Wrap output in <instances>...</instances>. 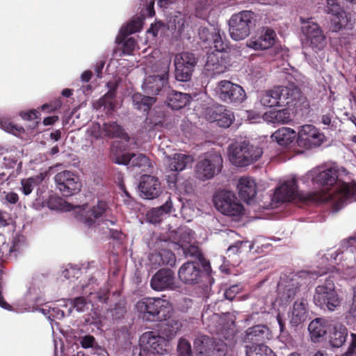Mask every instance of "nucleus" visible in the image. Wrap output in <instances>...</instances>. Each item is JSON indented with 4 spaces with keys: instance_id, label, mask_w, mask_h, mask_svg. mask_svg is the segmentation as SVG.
<instances>
[{
    "instance_id": "2f4dec72",
    "label": "nucleus",
    "mask_w": 356,
    "mask_h": 356,
    "mask_svg": "<svg viewBox=\"0 0 356 356\" xmlns=\"http://www.w3.org/2000/svg\"><path fill=\"white\" fill-rule=\"evenodd\" d=\"M332 321L324 318H316L310 322L308 326L311 340L316 343L318 342L328 329H331Z\"/></svg>"
},
{
    "instance_id": "cd10ccee",
    "label": "nucleus",
    "mask_w": 356,
    "mask_h": 356,
    "mask_svg": "<svg viewBox=\"0 0 356 356\" xmlns=\"http://www.w3.org/2000/svg\"><path fill=\"white\" fill-rule=\"evenodd\" d=\"M150 285L155 291L172 289L175 285L174 273L170 269H161L151 279Z\"/></svg>"
},
{
    "instance_id": "f3484780",
    "label": "nucleus",
    "mask_w": 356,
    "mask_h": 356,
    "mask_svg": "<svg viewBox=\"0 0 356 356\" xmlns=\"http://www.w3.org/2000/svg\"><path fill=\"white\" fill-rule=\"evenodd\" d=\"M214 92L220 100L227 103L240 104L246 98L245 92L241 86L227 80L218 82Z\"/></svg>"
},
{
    "instance_id": "0e129e2a",
    "label": "nucleus",
    "mask_w": 356,
    "mask_h": 356,
    "mask_svg": "<svg viewBox=\"0 0 356 356\" xmlns=\"http://www.w3.org/2000/svg\"><path fill=\"white\" fill-rule=\"evenodd\" d=\"M351 341L346 353L341 356H353L356 350V334H351Z\"/></svg>"
},
{
    "instance_id": "8fccbe9b",
    "label": "nucleus",
    "mask_w": 356,
    "mask_h": 356,
    "mask_svg": "<svg viewBox=\"0 0 356 356\" xmlns=\"http://www.w3.org/2000/svg\"><path fill=\"white\" fill-rule=\"evenodd\" d=\"M253 248V244L248 241H238L227 248L228 257L232 254H239L243 251H250Z\"/></svg>"
},
{
    "instance_id": "72a5a7b5",
    "label": "nucleus",
    "mask_w": 356,
    "mask_h": 356,
    "mask_svg": "<svg viewBox=\"0 0 356 356\" xmlns=\"http://www.w3.org/2000/svg\"><path fill=\"white\" fill-rule=\"evenodd\" d=\"M211 115L209 120L216 122L219 127L228 128L234 120V115L232 111L227 110L223 106H220L210 111Z\"/></svg>"
},
{
    "instance_id": "7c9ffc66",
    "label": "nucleus",
    "mask_w": 356,
    "mask_h": 356,
    "mask_svg": "<svg viewBox=\"0 0 356 356\" xmlns=\"http://www.w3.org/2000/svg\"><path fill=\"white\" fill-rule=\"evenodd\" d=\"M270 338V332L269 329L264 325H257L249 327L245 330L242 336V340L244 343H256L264 342Z\"/></svg>"
},
{
    "instance_id": "dca6fc26",
    "label": "nucleus",
    "mask_w": 356,
    "mask_h": 356,
    "mask_svg": "<svg viewBox=\"0 0 356 356\" xmlns=\"http://www.w3.org/2000/svg\"><path fill=\"white\" fill-rule=\"evenodd\" d=\"M141 348L154 356H171L168 341L154 332H146L140 337Z\"/></svg>"
},
{
    "instance_id": "bf43d9fd",
    "label": "nucleus",
    "mask_w": 356,
    "mask_h": 356,
    "mask_svg": "<svg viewBox=\"0 0 356 356\" xmlns=\"http://www.w3.org/2000/svg\"><path fill=\"white\" fill-rule=\"evenodd\" d=\"M241 289L242 288L239 284L232 285L225 290L224 296L226 299L232 300L241 292Z\"/></svg>"
},
{
    "instance_id": "6e6552de",
    "label": "nucleus",
    "mask_w": 356,
    "mask_h": 356,
    "mask_svg": "<svg viewBox=\"0 0 356 356\" xmlns=\"http://www.w3.org/2000/svg\"><path fill=\"white\" fill-rule=\"evenodd\" d=\"M140 316L145 321H163L170 318L172 306L169 300L161 298H145L136 305Z\"/></svg>"
},
{
    "instance_id": "4c0bfd02",
    "label": "nucleus",
    "mask_w": 356,
    "mask_h": 356,
    "mask_svg": "<svg viewBox=\"0 0 356 356\" xmlns=\"http://www.w3.org/2000/svg\"><path fill=\"white\" fill-rule=\"evenodd\" d=\"M173 210L171 198L168 197L165 204L156 208L149 210L146 215L147 220L152 224L159 222L164 214L170 213Z\"/></svg>"
},
{
    "instance_id": "9d476101",
    "label": "nucleus",
    "mask_w": 356,
    "mask_h": 356,
    "mask_svg": "<svg viewBox=\"0 0 356 356\" xmlns=\"http://www.w3.org/2000/svg\"><path fill=\"white\" fill-rule=\"evenodd\" d=\"M78 208L79 209L78 218L86 227L88 228L93 227L95 232L103 231L105 234H107L108 231L111 234L113 232L109 226L114 225L115 220H102L99 219L107 208V204L105 202L99 201L97 204L93 207L90 210H87L85 206L81 208L78 207Z\"/></svg>"
},
{
    "instance_id": "4468645a",
    "label": "nucleus",
    "mask_w": 356,
    "mask_h": 356,
    "mask_svg": "<svg viewBox=\"0 0 356 356\" xmlns=\"http://www.w3.org/2000/svg\"><path fill=\"white\" fill-rule=\"evenodd\" d=\"M213 202L217 210L224 215L240 216L243 214V206L232 191H219L214 195Z\"/></svg>"
},
{
    "instance_id": "79ce46f5",
    "label": "nucleus",
    "mask_w": 356,
    "mask_h": 356,
    "mask_svg": "<svg viewBox=\"0 0 356 356\" xmlns=\"http://www.w3.org/2000/svg\"><path fill=\"white\" fill-rule=\"evenodd\" d=\"M260 104L266 108L274 106H280L279 95L277 91V87L272 90L261 91L258 96Z\"/></svg>"
},
{
    "instance_id": "c03bdc74",
    "label": "nucleus",
    "mask_w": 356,
    "mask_h": 356,
    "mask_svg": "<svg viewBox=\"0 0 356 356\" xmlns=\"http://www.w3.org/2000/svg\"><path fill=\"white\" fill-rule=\"evenodd\" d=\"M132 102L136 109L145 113L156 102V98L144 96L139 92H136L132 95Z\"/></svg>"
},
{
    "instance_id": "393cba45",
    "label": "nucleus",
    "mask_w": 356,
    "mask_h": 356,
    "mask_svg": "<svg viewBox=\"0 0 356 356\" xmlns=\"http://www.w3.org/2000/svg\"><path fill=\"white\" fill-rule=\"evenodd\" d=\"M277 91L279 95L280 106L287 105L295 107L302 98L300 90L293 83L286 86H277Z\"/></svg>"
},
{
    "instance_id": "58836bf2",
    "label": "nucleus",
    "mask_w": 356,
    "mask_h": 356,
    "mask_svg": "<svg viewBox=\"0 0 356 356\" xmlns=\"http://www.w3.org/2000/svg\"><path fill=\"white\" fill-rule=\"evenodd\" d=\"M296 136V132L293 129L282 127L275 131L271 137L279 145L287 147L294 142Z\"/></svg>"
},
{
    "instance_id": "e433bc0d",
    "label": "nucleus",
    "mask_w": 356,
    "mask_h": 356,
    "mask_svg": "<svg viewBox=\"0 0 356 356\" xmlns=\"http://www.w3.org/2000/svg\"><path fill=\"white\" fill-rule=\"evenodd\" d=\"M330 334L329 343L333 348H340L348 336L347 328L341 324H333Z\"/></svg>"
},
{
    "instance_id": "f03ea898",
    "label": "nucleus",
    "mask_w": 356,
    "mask_h": 356,
    "mask_svg": "<svg viewBox=\"0 0 356 356\" xmlns=\"http://www.w3.org/2000/svg\"><path fill=\"white\" fill-rule=\"evenodd\" d=\"M349 243L350 247L342 252H336L334 257L330 254L329 267L321 266L318 271L302 270L297 273H291L282 275L277 284L276 300H274L273 295H267L265 304L274 307L275 302L278 300L282 304L286 303L294 298L301 286L309 284L312 280L328 271L336 270L338 272L341 271L347 277L352 276L356 269V250L353 247L356 243V236L350 238Z\"/></svg>"
},
{
    "instance_id": "f8f14e48",
    "label": "nucleus",
    "mask_w": 356,
    "mask_h": 356,
    "mask_svg": "<svg viewBox=\"0 0 356 356\" xmlns=\"http://www.w3.org/2000/svg\"><path fill=\"white\" fill-rule=\"evenodd\" d=\"M314 304L323 309L334 311L340 304L332 280L329 277L325 282L316 288L314 296Z\"/></svg>"
},
{
    "instance_id": "09e8293b",
    "label": "nucleus",
    "mask_w": 356,
    "mask_h": 356,
    "mask_svg": "<svg viewBox=\"0 0 356 356\" xmlns=\"http://www.w3.org/2000/svg\"><path fill=\"white\" fill-rule=\"evenodd\" d=\"M209 42L213 44L216 52L222 53L227 47L226 42L222 40L220 30L218 27H213V35H211Z\"/></svg>"
},
{
    "instance_id": "412c9836",
    "label": "nucleus",
    "mask_w": 356,
    "mask_h": 356,
    "mask_svg": "<svg viewBox=\"0 0 356 356\" xmlns=\"http://www.w3.org/2000/svg\"><path fill=\"white\" fill-rule=\"evenodd\" d=\"M57 188L65 196H70L80 191L81 183L77 175L70 170L58 172L54 177Z\"/></svg>"
},
{
    "instance_id": "6ab92c4d",
    "label": "nucleus",
    "mask_w": 356,
    "mask_h": 356,
    "mask_svg": "<svg viewBox=\"0 0 356 356\" xmlns=\"http://www.w3.org/2000/svg\"><path fill=\"white\" fill-rule=\"evenodd\" d=\"M326 12L332 16V31H338L343 27L351 29L355 22L350 13L343 10L337 0H326Z\"/></svg>"
},
{
    "instance_id": "a211bd4d",
    "label": "nucleus",
    "mask_w": 356,
    "mask_h": 356,
    "mask_svg": "<svg viewBox=\"0 0 356 356\" xmlns=\"http://www.w3.org/2000/svg\"><path fill=\"white\" fill-rule=\"evenodd\" d=\"M193 162V157L191 155L178 153L168 156L165 161L166 179L169 185L175 186L177 179V172L183 171L187 166L191 165Z\"/></svg>"
},
{
    "instance_id": "774afa93",
    "label": "nucleus",
    "mask_w": 356,
    "mask_h": 356,
    "mask_svg": "<svg viewBox=\"0 0 356 356\" xmlns=\"http://www.w3.org/2000/svg\"><path fill=\"white\" fill-rule=\"evenodd\" d=\"M79 273V270L77 268H75L72 266H70L68 268H66L65 270L63 271L62 274L63 276L67 279L69 280L72 277H74L76 275H77Z\"/></svg>"
},
{
    "instance_id": "39448f33",
    "label": "nucleus",
    "mask_w": 356,
    "mask_h": 356,
    "mask_svg": "<svg viewBox=\"0 0 356 356\" xmlns=\"http://www.w3.org/2000/svg\"><path fill=\"white\" fill-rule=\"evenodd\" d=\"M26 300L29 302V305L25 307L23 311L38 310L50 320L51 318L61 319L66 314L70 315L72 312V302L65 299L57 300L54 307L46 305L44 308H35L33 305L41 304L44 300L42 290L35 285L29 287L26 294Z\"/></svg>"
},
{
    "instance_id": "680f3d73",
    "label": "nucleus",
    "mask_w": 356,
    "mask_h": 356,
    "mask_svg": "<svg viewBox=\"0 0 356 356\" xmlns=\"http://www.w3.org/2000/svg\"><path fill=\"white\" fill-rule=\"evenodd\" d=\"M213 35V27L210 29L205 27H201L199 29V35L200 39L204 42H209Z\"/></svg>"
},
{
    "instance_id": "13d9d810",
    "label": "nucleus",
    "mask_w": 356,
    "mask_h": 356,
    "mask_svg": "<svg viewBox=\"0 0 356 356\" xmlns=\"http://www.w3.org/2000/svg\"><path fill=\"white\" fill-rule=\"evenodd\" d=\"M165 29V24L161 22H156L152 24L150 28L147 30V33L149 35H152L154 38L159 34H162Z\"/></svg>"
},
{
    "instance_id": "bb28decb",
    "label": "nucleus",
    "mask_w": 356,
    "mask_h": 356,
    "mask_svg": "<svg viewBox=\"0 0 356 356\" xmlns=\"http://www.w3.org/2000/svg\"><path fill=\"white\" fill-rule=\"evenodd\" d=\"M276 39V33L272 29L266 27L261 31L258 38L250 40L247 45L254 50L267 49L274 45Z\"/></svg>"
},
{
    "instance_id": "603ef678",
    "label": "nucleus",
    "mask_w": 356,
    "mask_h": 356,
    "mask_svg": "<svg viewBox=\"0 0 356 356\" xmlns=\"http://www.w3.org/2000/svg\"><path fill=\"white\" fill-rule=\"evenodd\" d=\"M42 180V175L40 176H36L22 179L21 181L22 193L25 195H29L31 193L34 187L37 186Z\"/></svg>"
},
{
    "instance_id": "aec40b11",
    "label": "nucleus",
    "mask_w": 356,
    "mask_h": 356,
    "mask_svg": "<svg viewBox=\"0 0 356 356\" xmlns=\"http://www.w3.org/2000/svg\"><path fill=\"white\" fill-rule=\"evenodd\" d=\"M175 78L179 81H188L197 64L195 55L189 52L177 54L175 57Z\"/></svg>"
},
{
    "instance_id": "c85d7f7f",
    "label": "nucleus",
    "mask_w": 356,
    "mask_h": 356,
    "mask_svg": "<svg viewBox=\"0 0 356 356\" xmlns=\"http://www.w3.org/2000/svg\"><path fill=\"white\" fill-rule=\"evenodd\" d=\"M208 76H214L222 74L227 70V63L220 52H211L208 54L205 65Z\"/></svg>"
},
{
    "instance_id": "a19ab883",
    "label": "nucleus",
    "mask_w": 356,
    "mask_h": 356,
    "mask_svg": "<svg viewBox=\"0 0 356 356\" xmlns=\"http://www.w3.org/2000/svg\"><path fill=\"white\" fill-rule=\"evenodd\" d=\"M191 100V96L187 93H183L172 90L167 97V105L173 110H179L186 106Z\"/></svg>"
},
{
    "instance_id": "423d86ee",
    "label": "nucleus",
    "mask_w": 356,
    "mask_h": 356,
    "mask_svg": "<svg viewBox=\"0 0 356 356\" xmlns=\"http://www.w3.org/2000/svg\"><path fill=\"white\" fill-rule=\"evenodd\" d=\"M301 30L303 35L302 45L305 49V56L309 63L316 67L317 64L309 55V50L314 53H318L324 49L327 45L326 37L320 26L312 19L300 18Z\"/></svg>"
},
{
    "instance_id": "c756f323",
    "label": "nucleus",
    "mask_w": 356,
    "mask_h": 356,
    "mask_svg": "<svg viewBox=\"0 0 356 356\" xmlns=\"http://www.w3.org/2000/svg\"><path fill=\"white\" fill-rule=\"evenodd\" d=\"M177 234L180 238L177 243L184 250L185 255L199 257L200 252L198 248L191 245L194 238L193 231L189 228L183 227L179 229Z\"/></svg>"
},
{
    "instance_id": "3c124183",
    "label": "nucleus",
    "mask_w": 356,
    "mask_h": 356,
    "mask_svg": "<svg viewBox=\"0 0 356 356\" xmlns=\"http://www.w3.org/2000/svg\"><path fill=\"white\" fill-rule=\"evenodd\" d=\"M93 106L95 108L104 107V108L106 109L108 111L114 110L115 105L113 99V94L112 92H108L103 97L94 103Z\"/></svg>"
},
{
    "instance_id": "0eeeda50",
    "label": "nucleus",
    "mask_w": 356,
    "mask_h": 356,
    "mask_svg": "<svg viewBox=\"0 0 356 356\" xmlns=\"http://www.w3.org/2000/svg\"><path fill=\"white\" fill-rule=\"evenodd\" d=\"M91 282L87 285H83L82 289L84 294H88L87 297L81 296L75 298L72 302V306L79 312H84L90 308L92 314H90L91 320L87 318L88 323L97 324L101 321V314L99 311L98 303H105L107 296L106 293L101 294L96 292L95 284L93 279Z\"/></svg>"
},
{
    "instance_id": "1a4fd4ad",
    "label": "nucleus",
    "mask_w": 356,
    "mask_h": 356,
    "mask_svg": "<svg viewBox=\"0 0 356 356\" xmlns=\"http://www.w3.org/2000/svg\"><path fill=\"white\" fill-rule=\"evenodd\" d=\"M229 314L225 313L220 316L213 312L209 307L202 314L203 324L212 334L222 335L226 340L232 339L235 334L234 321L229 318Z\"/></svg>"
},
{
    "instance_id": "69168bd1",
    "label": "nucleus",
    "mask_w": 356,
    "mask_h": 356,
    "mask_svg": "<svg viewBox=\"0 0 356 356\" xmlns=\"http://www.w3.org/2000/svg\"><path fill=\"white\" fill-rule=\"evenodd\" d=\"M40 113L38 110L33 109L29 111H22L20 113V116L27 120H32L35 119H38L39 117Z\"/></svg>"
},
{
    "instance_id": "c9c22d12",
    "label": "nucleus",
    "mask_w": 356,
    "mask_h": 356,
    "mask_svg": "<svg viewBox=\"0 0 356 356\" xmlns=\"http://www.w3.org/2000/svg\"><path fill=\"white\" fill-rule=\"evenodd\" d=\"M307 302L301 299L296 301L289 313L290 323L296 327L304 323L307 318Z\"/></svg>"
},
{
    "instance_id": "a878e982",
    "label": "nucleus",
    "mask_w": 356,
    "mask_h": 356,
    "mask_svg": "<svg viewBox=\"0 0 356 356\" xmlns=\"http://www.w3.org/2000/svg\"><path fill=\"white\" fill-rule=\"evenodd\" d=\"M139 190L143 198L152 200L161 193V184L157 177L145 175L141 177Z\"/></svg>"
},
{
    "instance_id": "473e14b6",
    "label": "nucleus",
    "mask_w": 356,
    "mask_h": 356,
    "mask_svg": "<svg viewBox=\"0 0 356 356\" xmlns=\"http://www.w3.org/2000/svg\"><path fill=\"white\" fill-rule=\"evenodd\" d=\"M237 188L240 197L248 204L257 194L255 180L250 177L240 178L237 184Z\"/></svg>"
},
{
    "instance_id": "2eb2a0df",
    "label": "nucleus",
    "mask_w": 356,
    "mask_h": 356,
    "mask_svg": "<svg viewBox=\"0 0 356 356\" xmlns=\"http://www.w3.org/2000/svg\"><path fill=\"white\" fill-rule=\"evenodd\" d=\"M222 167V159L220 154L210 152L196 165L195 174L202 181L208 180L218 174Z\"/></svg>"
},
{
    "instance_id": "a18cd8bd",
    "label": "nucleus",
    "mask_w": 356,
    "mask_h": 356,
    "mask_svg": "<svg viewBox=\"0 0 356 356\" xmlns=\"http://www.w3.org/2000/svg\"><path fill=\"white\" fill-rule=\"evenodd\" d=\"M103 127L105 137H118L125 139L127 140L129 138L127 134L124 131L123 129L115 122L104 123Z\"/></svg>"
},
{
    "instance_id": "ea45409f",
    "label": "nucleus",
    "mask_w": 356,
    "mask_h": 356,
    "mask_svg": "<svg viewBox=\"0 0 356 356\" xmlns=\"http://www.w3.org/2000/svg\"><path fill=\"white\" fill-rule=\"evenodd\" d=\"M263 119L272 124H288L292 120L291 113L287 108L266 112Z\"/></svg>"
},
{
    "instance_id": "4d7b16f0",
    "label": "nucleus",
    "mask_w": 356,
    "mask_h": 356,
    "mask_svg": "<svg viewBox=\"0 0 356 356\" xmlns=\"http://www.w3.org/2000/svg\"><path fill=\"white\" fill-rule=\"evenodd\" d=\"M0 127L4 131L13 134H15V132H20L23 130L22 127H17L6 120H2L0 121Z\"/></svg>"
},
{
    "instance_id": "338daca9",
    "label": "nucleus",
    "mask_w": 356,
    "mask_h": 356,
    "mask_svg": "<svg viewBox=\"0 0 356 356\" xmlns=\"http://www.w3.org/2000/svg\"><path fill=\"white\" fill-rule=\"evenodd\" d=\"M60 106L61 102L60 100H56L54 103L43 104L41 106V108L42 111H47L48 112H51L60 108Z\"/></svg>"
},
{
    "instance_id": "052dcab7",
    "label": "nucleus",
    "mask_w": 356,
    "mask_h": 356,
    "mask_svg": "<svg viewBox=\"0 0 356 356\" xmlns=\"http://www.w3.org/2000/svg\"><path fill=\"white\" fill-rule=\"evenodd\" d=\"M83 348H93L95 344V339L91 335H85L79 339Z\"/></svg>"
},
{
    "instance_id": "ddd939ff",
    "label": "nucleus",
    "mask_w": 356,
    "mask_h": 356,
    "mask_svg": "<svg viewBox=\"0 0 356 356\" xmlns=\"http://www.w3.org/2000/svg\"><path fill=\"white\" fill-rule=\"evenodd\" d=\"M262 154L263 151L260 147L243 143L229 148V159L233 165L243 167L257 161Z\"/></svg>"
},
{
    "instance_id": "f704fd0d",
    "label": "nucleus",
    "mask_w": 356,
    "mask_h": 356,
    "mask_svg": "<svg viewBox=\"0 0 356 356\" xmlns=\"http://www.w3.org/2000/svg\"><path fill=\"white\" fill-rule=\"evenodd\" d=\"M197 351L205 356H221L224 355L226 344H221L219 347H213L211 350L209 345L213 346L211 340L207 337H202L201 339H196L194 342Z\"/></svg>"
},
{
    "instance_id": "9b49d317",
    "label": "nucleus",
    "mask_w": 356,
    "mask_h": 356,
    "mask_svg": "<svg viewBox=\"0 0 356 356\" xmlns=\"http://www.w3.org/2000/svg\"><path fill=\"white\" fill-rule=\"evenodd\" d=\"M254 19V14L250 10H243L233 15L229 20V31L231 38L238 41L248 37Z\"/></svg>"
},
{
    "instance_id": "6e6d98bb",
    "label": "nucleus",
    "mask_w": 356,
    "mask_h": 356,
    "mask_svg": "<svg viewBox=\"0 0 356 356\" xmlns=\"http://www.w3.org/2000/svg\"><path fill=\"white\" fill-rule=\"evenodd\" d=\"M88 136L94 137L95 139L105 137L104 133V127H101L99 123H92L91 126L87 129Z\"/></svg>"
},
{
    "instance_id": "f257e3e1",
    "label": "nucleus",
    "mask_w": 356,
    "mask_h": 356,
    "mask_svg": "<svg viewBox=\"0 0 356 356\" xmlns=\"http://www.w3.org/2000/svg\"><path fill=\"white\" fill-rule=\"evenodd\" d=\"M300 181L307 187H319L321 191L302 193L298 190L297 179L292 177L276 188L272 200L284 202L300 197L314 203L330 202L334 212L350 202H356V193L348 184L338 180V172L335 168L323 165L315 167L302 175Z\"/></svg>"
},
{
    "instance_id": "7ed1b4c3",
    "label": "nucleus",
    "mask_w": 356,
    "mask_h": 356,
    "mask_svg": "<svg viewBox=\"0 0 356 356\" xmlns=\"http://www.w3.org/2000/svg\"><path fill=\"white\" fill-rule=\"evenodd\" d=\"M158 54L159 51H154L153 55L146 58L145 62V73L148 75L144 80L142 88L147 94L159 95L168 83L172 55L165 52L159 60H154L155 56Z\"/></svg>"
},
{
    "instance_id": "b1692460",
    "label": "nucleus",
    "mask_w": 356,
    "mask_h": 356,
    "mask_svg": "<svg viewBox=\"0 0 356 356\" xmlns=\"http://www.w3.org/2000/svg\"><path fill=\"white\" fill-rule=\"evenodd\" d=\"M115 145H113L111 150L113 153V161L115 163L143 168L150 167V161L145 155L142 154H122L120 155L115 152Z\"/></svg>"
},
{
    "instance_id": "864d4df0",
    "label": "nucleus",
    "mask_w": 356,
    "mask_h": 356,
    "mask_svg": "<svg viewBox=\"0 0 356 356\" xmlns=\"http://www.w3.org/2000/svg\"><path fill=\"white\" fill-rule=\"evenodd\" d=\"M211 0H199L195 7V15L204 18L210 10Z\"/></svg>"
},
{
    "instance_id": "5fc2aeb1",
    "label": "nucleus",
    "mask_w": 356,
    "mask_h": 356,
    "mask_svg": "<svg viewBox=\"0 0 356 356\" xmlns=\"http://www.w3.org/2000/svg\"><path fill=\"white\" fill-rule=\"evenodd\" d=\"M177 352L178 356H192L189 341L184 338L180 339L177 345Z\"/></svg>"
},
{
    "instance_id": "de8ad7c7",
    "label": "nucleus",
    "mask_w": 356,
    "mask_h": 356,
    "mask_svg": "<svg viewBox=\"0 0 356 356\" xmlns=\"http://www.w3.org/2000/svg\"><path fill=\"white\" fill-rule=\"evenodd\" d=\"M186 23V16L180 12H177L169 19L168 27L169 29L177 31L179 33H181Z\"/></svg>"
},
{
    "instance_id": "49530a36",
    "label": "nucleus",
    "mask_w": 356,
    "mask_h": 356,
    "mask_svg": "<svg viewBox=\"0 0 356 356\" xmlns=\"http://www.w3.org/2000/svg\"><path fill=\"white\" fill-rule=\"evenodd\" d=\"M246 356H276L274 352L263 343L246 346Z\"/></svg>"
},
{
    "instance_id": "4be33fe9",
    "label": "nucleus",
    "mask_w": 356,
    "mask_h": 356,
    "mask_svg": "<svg viewBox=\"0 0 356 356\" xmlns=\"http://www.w3.org/2000/svg\"><path fill=\"white\" fill-rule=\"evenodd\" d=\"M324 134L312 124H305L298 131L297 143L301 147L312 149L319 147L325 140Z\"/></svg>"
},
{
    "instance_id": "5701e85b",
    "label": "nucleus",
    "mask_w": 356,
    "mask_h": 356,
    "mask_svg": "<svg viewBox=\"0 0 356 356\" xmlns=\"http://www.w3.org/2000/svg\"><path fill=\"white\" fill-rule=\"evenodd\" d=\"M203 275L204 272L197 262H186L179 268L178 271L179 279L188 284L199 283Z\"/></svg>"
},
{
    "instance_id": "e2e57ef3",
    "label": "nucleus",
    "mask_w": 356,
    "mask_h": 356,
    "mask_svg": "<svg viewBox=\"0 0 356 356\" xmlns=\"http://www.w3.org/2000/svg\"><path fill=\"white\" fill-rule=\"evenodd\" d=\"M24 243V237L20 234H16L13 237L12 245L15 252L19 251Z\"/></svg>"
},
{
    "instance_id": "20e7f679",
    "label": "nucleus",
    "mask_w": 356,
    "mask_h": 356,
    "mask_svg": "<svg viewBox=\"0 0 356 356\" xmlns=\"http://www.w3.org/2000/svg\"><path fill=\"white\" fill-rule=\"evenodd\" d=\"M154 1L155 0H141V6L143 7L140 11V15L134 17L120 29L116 38V42L118 44L123 42V53L124 54H131L136 46V42L134 38H129L127 40H125V38L139 31L143 26V20L145 17L154 15Z\"/></svg>"
},
{
    "instance_id": "37998d69",
    "label": "nucleus",
    "mask_w": 356,
    "mask_h": 356,
    "mask_svg": "<svg viewBox=\"0 0 356 356\" xmlns=\"http://www.w3.org/2000/svg\"><path fill=\"white\" fill-rule=\"evenodd\" d=\"M152 263L160 265L174 266L176 257L174 253L168 250H161L159 252L152 254L149 258Z\"/></svg>"
}]
</instances>
